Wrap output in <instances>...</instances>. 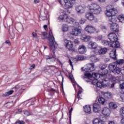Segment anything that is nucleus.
<instances>
[{"instance_id":"f257e3e1","label":"nucleus","mask_w":124,"mask_h":124,"mask_svg":"<svg viewBox=\"0 0 124 124\" xmlns=\"http://www.w3.org/2000/svg\"><path fill=\"white\" fill-rule=\"evenodd\" d=\"M108 74V70H105L104 74H94L93 76H94V85H95V82H96L95 85L97 88H103V87H107L109 85V80L111 82H115L116 81V78L112 76L111 75Z\"/></svg>"},{"instance_id":"f03ea898","label":"nucleus","mask_w":124,"mask_h":124,"mask_svg":"<svg viewBox=\"0 0 124 124\" xmlns=\"http://www.w3.org/2000/svg\"><path fill=\"white\" fill-rule=\"evenodd\" d=\"M49 42V48L50 51L52 52L48 55H46L45 59H46V62L49 60L51 62H55L56 60L61 63V61L59 59L56 58V54H55V50H56V46H55V44H54V41L55 40V37L53 36V32L50 30L49 31V37L48 38Z\"/></svg>"},{"instance_id":"7ed1b4c3","label":"nucleus","mask_w":124,"mask_h":124,"mask_svg":"<svg viewBox=\"0 0 124 124\" xmlns=\"http://www.w3.org/2000/svg\"><path fill=\"white\" fill-rule=\"evenodd\" d=\"M84 71H85L84 76H82L81 78L82 79L88 78V80H85L86 82L87 83L91 82V85H93V80L91 79V78L93 77V63L88 64ZM91 72H92V74H91Z\"/></svg>"},{"instance_id":"20e7f679","label":"nucleus","mask_w":124,"mask_h":124,"mask_svg":"<svg viewBox=\"0 0 124 124\" xmlns=\"http://www.w3.org/2000/svg\"><path fill=\"white\" fill-rule=\"evenodd\" d=\"M93 45L95 46L93 47L94 49V54L97 55L100 54V55H105L107 53V48L104 47L99 49V47L97 46L96 43H94Z\"/></svg>"},{"instance_id":"39448f33","label":"nucleus","mask_w":124,"mask_h":124,"mask_svg":"<svg viewBox=\"0 0 124 124\" xmlns=\"http://www.w3.org/2000/svg\"><path fill=\"white\" fill-rule=\"evenodd\" d=\"M64 45L66 48L68 49L69 51L75 52V48L73 46V42L65 39L64 41Z\"/></svg>"},{"instance_id":"423d86ee","label":"nucleus","mask_w":124,"mask_h":124,"mask_svg":"<svg viewBox=\"0 0 124 124\" xmlns=\"http://www.w3.org/2000/svg\"><path fill=\"white\" fill-rule=\"evenodd\" d=\"M81 30L78 28H75L72 29L71 31V34L72 35H75V36H80L82 35V33H81Z\"/></svg>"},{"instance_id":"0eeeda50","label":"nucleus","mask_w":124,"mask_h":124,"mask_svg":"<svg viewBox=\"0 0 124 124\" xmlns=\"http://www.w3.org/2000/svg\"><path fill=\"white\" fill-rule=\"evenodd\" d=\"M122 83L120 84V87L121 91L120 93L122 95H120V100L121 101H124V81H122Z\"/></svg>"},{"instance_id":"6e6552de","label":"nucleus","mask_w":124,"mask_h":124,"mask_svg":"<svg viewBox=\"0 0 124 124\" xmlns=\"http://www.w3.org/2000/svg\"><path fill=\"white\" fill-rule=\"evenodd\" d=\"M108 39L110 40L111 42H114V41H118V36L115 33H110L108 34Z\"/></svg>"},{"instance_id":"1a4fd4ad","label":"nucleus","mask_w":124,"mask_h":124,"mask_svg":"<svg viewBox=\"0 0 124 124\" xmlns=\"http://www.w3.org/2000/svg\"><path fill=\"white\" fill-rule=\"evenodd\" d=\"M86 49L87 48L84 45H79L78 48V53L81 54H85V53L87 52Z\"/></svg>"},{"instance_id":"9d476101","label":"nucleus","mask_w":124,"mask_h":124,"mask_svg":"<svg viewBox=\"0 0 124 124\" xmlns=\"http://www.w3.org/2000/svg\"><path fill=\"white\" fill-rule=\"evenodd\" d=\"M110 30L112 31H119V25L117 23H110Z\"/></svg>"},{"instance_id":"9b49d317","label":"nucleus","mask_w":124,"mask_h":124,"mask_svg":"<svg viewBox=\"0 0 124 124\" xmlns=\"http://www.w3.org/2000/svg\"><path fill=\"white\" fill-rule=\"evenodd\" d=\"M76 11L78 14H83V13H85V9H84V7L80 5L76 7Z\"/></svg>"},{"instance_id":"f8f14e48","label":"nucleus","mask_w":124,"mask_h":124,"mask_svg":"<svg viewBox=\"0 0 124 124\" xmlns=\"http://www.w3.org/2000/svg\"><path fill=\"white\" fill-rule=\"evenodd\" d=\"M65 7L66 8H71L73 6V3L69 0H63Z\"/></svg>"},{"instance_id":"ddd939ff","label":"nucleus","mask_w":124,"mask_h":124,"mask_svg":"<svg viewBox=\"0 0 124 124\" xmlns=\"http://www.w3.org/2000/svg\"><path fill=\"white\" fill-rule=\"evenodd\" d=\"M91 36L84 34L81 35L80 39H81L83 41V42H88L90 41V40H91Z\"/></svg>"},{"instance_id":"4468645a","label":"nucleus","mask_w":124,"mask_h":124,"mask_svg":"<svg viewBox=\"0 0 124 124\" xmlns=\"http://www.w3.org/2000/svg\"><path fill=\"white\" fill-rule=\"evenodd\" d=\"M109 47H112V48H119L120 47V43L117 41L110 42Z\"/></svg>"},{"instance_id":"2eb2a0df","label":"nucleus","mask_w":124,"mask_h":124,"mask_svg":"<svg viewBox=\"0 0 124 124\" xmlns=\"http://www.w3.org/2000/svg\"><path fill=\"white\" fill-rule=\"evenodd\" d=\"M85 17L87 18L88 20L90 21H93V13H87L85 14Z\"/></svg>"},{"instance_id":"dca6fc26","label":"nucleus","mask_w":124,"mask_h":124,"mask_svg":"<svg viewBox=\"0 0 124 124\" xmlns=\"http://www.w3.org/2000/svg\"><path fill=\"white\" fill-rule=\"evenodd\" d=\"M102 114L105 116H109L110 115V109L107 108H104L102 110Z\"/></svg>"},{"instance_id":"f3484780","label":"nucleus","mask_w":124,"mask_h":124,"mask_svg":"<svg viewBox=\"0 0 124 124\" xmlns=\"http://www.w3.org/2000/svg\"><path fill=\"white\" fill-rule=\"evenodd\" d=\"M108 20L109 22H110V24H115L117 22V20H118V18L117 16H109Z\"/></svg>"},{"instance_id":"a211bd4d","label":"nucleus","mask_w":124,"mask_h":124,"mask_svg":"<svg viewBox=\"0 0 124 124\" xmlns=\"http://www.w3.org/2000/svg\"><path fill=\"white\" fill-rule=\"evenodd\" d=\"M101 93L105 98H111L112 97V93L110 92H102Z\"/></svg>"},{"instance_id":"6ab92c4d","label":"nucleus","mask_w":124,"mask_h":124,"mask_svg":"<svg viewBox=\"0 0 124 124\" xmlns=\"http://www.w3.org/2000/svg\"><path fill=\"white\" fill-rule=\"evenodd\" d=\"M116 67H117L115 63H111L109 64L108 66L109 70H110V71H111V72H114V70H115Z\"/></svg>"},{"instance_id":"aec40b11","label":"nucleus","mask_w":124,"mask_h":124,"mask_svg":"<svg viewBox=\"0 0 124 124\" xmlns=\"http://www.w3.org/2000/svg\"><path fill=\"white\" fill-rule=\"evenodd\" d=\"M116 49H113V50L111 51L109 53V56L110 57V58L113 59V60H116V59H117V57L116 56Z\"/></svg>"},{"instance_id":"412c9836","label":"nucleus","mask_w":124,"mask_h":124,"mask_svg":"<svg viewBox=\"0 0 124 124\" xmlns=\"http://www.w3.org/2000/svg\"><path fill=\"white\" fill-rule=\"evenodd\" d=\"M100 110V106L97 104H94L93 106V111L95 113H98Z\"/></svg>"},{"instance_id":"4be33fe9","label":"nucleus","mask_w":124,"mask_h":124,"mask_svg":"<svg viewBox=\"0 0 124 124\" xmlns=\"http://www.w3.org/2000/svg\"><path fill=\"white\" fill-rule=\"evenodd\" d=\"M65 21L67 24H72L74 23V19L68 16H66Z\"/></svg>"},{"instance_id":"5701e85b","label":"nucleus","mask_w":124,"mask_h":124,"mask_svg":"<svg viewBox=\"0 0 124 124\" xmlns=\"http://www.w3.org/2000/svg\"><path fill=\"white\" fill-rule=\"evenodd\" d=\"M122 71V69L119 67H116L115 69L113 72V73H114L116 75H119L121 72Z\"/></svg>"},{"instance_id":"b1692460","label":"nucleus","mask_w":124,"mask_h":124,"mask_svg":"<svg viewBox=\"0 0 124 124\" xmlns=\"http://www.w3.org/2000/svg\"><path fill=\"white\" fill-rule=\"evenodd\" d=\"M85 31L89 32V33H93V27H86Z\"/></svg>"},{"instance_id":"393cba45","label":"nucleus","mask_w":124,"mask_h":124,"mask_svg":"<svg viewBox=\"0 0 124 124\" xmlns=\"http://www.w3.org/2000/svg\"><path fill=\"white\" fill-rule=\"evenodd\" d=\"M93 124H104V122L100 119L96 118L93 120Z\"/></svg>"},{"instance_id":"a878e982","label":"nucleus","mask_w":124,"mask_h":124,"mask_svg":"<svg viewBox=\"0 0 124 124\" xmlns=\"http://www.w3.org/2000/svg\"><path fill=\"white\" fill-rule=\"evenodd\" d=\"M84 110L85 113H90L91 111V107L90 106H85L84 107Z\"/></svg>"},{"instance_id":"bb28decb","label":"nucleus","mask_w":124,"mask_h":124,"mask_svg":"<svg viewBox=\"0 0 124 124\" xmlns=\"http://www.w3.org/2000/svg\"><path fill=\"white\" fill-rule=\"evenodd\" d=\"M109 10L110 11L112 16H115L116 14L118 13V11L115 8L109 9Z\"/></svg>"},{"instance_id":"cd10ccee","label":"nucleus","mask_w":124,"mask_h":124,"mask_svg":"<svg viewBox=\"0 0 124 124\" xmlns=\"http://www.w3.org/2000/svg\"><path fill=\"white\" fill-rule=\"evenodd\" d=\"M14 93V91L11 90L7 92H6L4 94L2 95V96H9V95L12 94Z\"/></svg>"},{"instance_id":"c85d7f7f","label":"nucleus","mask_w":124,"mask_h":124,"mask_svg":"<svg viewBox=\"0 0 124 124\" xmlns=\"http://www.w3.org/2000/svg\"><path fill=\"white\" fill-rule=\"evenodd\" d=\"M100 11H101V9L100 7L97 6V9L93 10L94 14H99L100 13Z\"/></svg>"},{"instance_id":"c756f323","label":"nucleus","mask_w":124,"mask_h":124,"mask_svg":"<svg viewBox=\"0 0 124 124\" xmlns=\"http://www.w3.org/2000/svg\"><path fill=\"white\" fill-rule=\"evenodd\" d=\"M106 67H107V65H105V64H102V67L101 68V74H102V73L103 74H104V72H105V70H107L106 69H105V68H106Z\"/></svg>"},{"instance_id":"7c9ffc66","label":"nucleus","mask_w":124,"mask_h":124,"mask_svg":"<svg viewBox=\"0 0 124 124\" xmlns=\"http://www.w3.org/2000/svg\"><path fill=\"white\" fill-rule=\"evenodd\" d=\"M103 45L104 46H110V42L107 41V40H103L102 42Z\"/></svg>"},{"instance_id":"2f4dec72","label":"nucleus","mask_w":124,"mask_h":124,"mask_svg":"<svg viewBox=\"0 0 124 124\" xmlns=\"http://www.w3.org/2000/svg\"><path fill=\"white\" fill-rule=\"evenodd\" d=\"M109 108L111 109H116L117 108V105L114 104V103H110L109 104Z\"/></svg>"},{"instance_id":"473e14b6","label":"nucleus","mask_w":124,"mask_h":124,"mask_svg":"<svg viewBox=\"0 0 124 124\" xmlns=\"http://www.w3.org/2000/svg\"><path fill=\"white\" fill-rule=\"evenodd\" d=\"M62 31L63 32L67 31H68V26L66 24H63L62 27Z\"/></svg>"},{"instance_id":"72a5a7b5","label":"nucleus","mask_w":124,"mask_h":124,"mask_svg":"<svg viewBox=\"0 0 124 124\" xmlns=\"http://www.w3.org/2000/svg\"><path fill=\"white\" fill-rule=\"evenodd\" d=\"M118 20L121 23H124V16L120 15L118 17Z\"/></svg>"},{"instance_id":"f704fd0d","label":"nucleus","mask_w":124,"mask_h":124,"mask_svg":"<svg viewBox=\"0 0 124 124\" xmlns=\"http://www.w3.org/2000/svg\"><path fill=\"white\" fill-rule=\"evenodd\" d=\"M106 15L107 17H108V18H109V17H112V13H111V11H110V9L107 10Z\"/></svg>"},{"instance_id":"c9c22d12","label":"nucleus","mask_w":124,"mask_h":124,"mask_svg":"<svg viewBox=\"0 0 124 124\" xmlns=\"http://www.w3.org/2000/svg\"><path fill=\"white\" fill-rule=\"evenodd\" d=\"M88 47L89 49H93V42L90 41L88 44Z\"/></svg>"},{"instance_id":"e433bc0d","label":"nucleus","mask_w":124,"mask_h":124,"mask_svg":"<svg viewBox=\"0 0 124 124\" xmlns=\"http://www.w3.org/2000/svg\"><path fill=\"white\" fill-rule=\"evenodd\" d=\"M88 8H89L91 12L93 13V4H91L88 6Z\"/></svg>"},{"instance_id":"4c0bfd02","label":"nucleus","mask_w":124,"mask_h":124,"mask_svg":"<svg viewBox=\"0 0 124 124\" xmlns=\"http://www.w3.org/2000/svg\"><path fill=\"white\" fill-rule=\"evenodd\" d=\"M98 102L101 104H104L105 102V99L103 97H100L98 99Z\"/></svg>"},{"instance_id":"58836bf2","label":"nucleus","mask_w":124,"mask_h":124,"mask_svg":"<svg viewBox=\"0 0 124 124\" xmlns=\"http://www.w3.org/2000/svg\"><path fill=\"white\" fill-rule=\"evenodd\" d=\"M77 61H83L84 57L83 56L78 55L76 57Z\"/></svg>"},{"instance_id":"ea45409f","label":"nucleus","mask_w":124,"mask_h":124,"mask_svg":"<svg viewBox=\"0 0 124 124\" xmlns=\"http://www.w3.org/2000/svg\"><path fill=\"white\" fill-rule=\"evenodd\" d=\"M23 113L24 115H25V116H31V113H30L29 111L27 110H23Z\"/></svg>"},{"instance_id":"a19ab883","label":"nucleus","mask_w":124,"mask_h":124,"mask_svg":"<svg viewBox=\"0 0 124 124\" xmlns=\"http://www.w3.org/2000/svg\"><path fill=\"white\" fill-rule=\"evenodd\" d=\"M72 111H73V108H71V109L69 111L68 117H69L70 120H71V113L72 112Z\"/></svg>"},{"instance_id":"79ce46f5","label":"nucleus","mask_w":124,"mask_h":124,"mask_svg":"<svg viewBox=\"0 0 124 124\" xmlns=\"http://www.w3.org/2000/svg\"><path fill=\"white\" fill-rule=\"evenodd\" d=\"M124 62V60L123 59H121L117 61V63H118V64H120V65L123 64Z\"/></svg>"},{"instance_id":"37998d69","label":"nucleus","mask_w":124,"mask_h":124,"mask_svg":"<svg viewBox=\"0 0 124 124\" xmlns=\"http://www.w3.org/2000/svg\"><path fill=\"white\" fill-rule=\"evenodd\" d=\"M16 124H25V122L23 121H20L19 120H18L16 122Z\"/></svg>"},{"instance_id":"c03bdc74","label":"nucleus","mask_w":124,"mask_h":124,"mask_svg":"<svg viewBox=\"0 0 124 124\" xmlns=\"http://www.w3.org/2000/svg\"><path fill=\"white\" fill-rule=\"evenodd\" d=\"M40 19H42L43 21H44V20L47 19V15H45V16H42L40 17Z\"/></svg>"},{"instance_id":"a18cd8bd","label":"nucleus","mask_w":124,"mask_h":124,"mask_svg":"<svg viewBox=\"0 0 124 124\" xmlns=\"http://www.w3.org/2000/svg\"><path fill=\"white\" fill-rule=\"evenodd\" d=\"M86 19L81 18L79 20V24H85V23L86 22Z\"/></svg>"},{"instance_id":"49530a36","label":"nucleus","mask_w":124,"mask_h":124,"mask_svg":"<svg viewBox=\"0 0 124 124\" xmlns=\"http://www.w3.org/2000/svg\"><path fill=\"white\" fill-rule=\"evenodd\" d=\"M6 105H7L8 108H11V107H12V103L7 102Z\"/></svg>"},{"instance_id":"de8ad7c7","label":"nucleus","mask_w":124,"mask_h":124,"mask_svg":"<svg viewBox=\"0 0 124 124\" xmlns=\"http://www.w3.org/2000/svg\"><path fill=\"white\" fill-rule=\"evenodd\" d=\"M99 59L98 58L94 56L93 57V62H99Z\"/></svg>"},{"instance_id":"09e8293b","label":"nucleus","mask_w":124,"mask_h":124,"mask_svg":"<svg viewBox=\"0 0 124 124\" xmlns=\"http://www.w3.org/2000/svg\"><path fill=\"white\" fill-rule=\"evenodd\" d=\"M64 19V16L63 15H61L58 17V20H61L62 21Z\"/></svg>"},{"instance_id":"8fccbe9b","label":"nucleus","mask_w":124,"mask_h":124,"mask_svg":"<svg viewBox=\"0 0 124 124\" xmlns=\"http://www.w3.org/2000/svg\"><path fill=\"white\" fill-rule=\"evenodd\" d=\"M95 39L97 41H98V40H101V39H102V35H99L97 37H96Z\"/></svg>"},{"instance_id":"3c124183","label":"nucleus","mask_w":124,"mask_h":124,"mask_svg":"<svg viewBox=\"0 0 124 124\" xmlns=\"http://www.w3.org/2000/svg\"><path fill=\"white\" fill-rule=\"evenodd\" d=\"M120 113L122 115H124V108H121Z\"/></svg>"},{"instance_id":"603ef678","label":"nucleus","mask_w":124,"mask_h":124,"mask_svg":"<svg viewBox=\"0 0 124 124\" xmlns=\"http://www.w3.org/2000/svg\"><path fill=\"white\" fill-rule=\"evenodd\" d=\"M74 42L75 44H79L80 43V42L78 39H75Z\"/></svg>"},{"instance_id":"864d4df0","label":"nucleus","mask_w":124,"mask_h":124,"mask_svg":"<svg viewBox=\"0 0 124 124\" xmlns=\"http://www.w3.org/2000/svg\"><path fill=\"white\" fill-rule=\"evenodd\" d=\"M97 6H99L98 5L96 4H93V10H95V9H97Z\"/></svg>"},{"instance_id":"5fc2aeb1","label":"nucleus","mask_w":124,"mask_h":124,"mask_svg":"<svg viewBox=\"0 0 124 124\" xmlns=\"http://www.w3.org/2000/svg\"><path fill=\"white\" fill-rule=\"evenodd\" d=\"M41 35H43L44 36H45L46 35H47V32H41Z\"/></svg>"},{"instance_id":"6e6d98bb","label":"nucleus","mask_w":124,"mask_h":124,"mask_svg":"<svg viewBox=\"0 0 124 124\" xmlns=\"http://www.w3.org/2000/svg\"><path fill=\"white\" fill-rule=\"evenodd\" d=\"M33 68H35V64H33L30 66V69H33Z\"/></svg>"},{"instance_id":"4d7b16f0","label":"nucleus","mask_w":124,"mask_h":124,"mask_svg":"<svg viewBox=\"0 0 124 124\" xmlns=\"http://www.w3.org/2000/svg\"><path fill=\"white\" fill-rule=\"evenodd\" d=\"M69 78H70V80H71L72 81V80H73L72 78H73V75H72L71 73H69Z\"/></svg>"},{"instance_id":"13d9d810","label":"nucleus","mask_w":124,"mask_h":124,"mask_svg":"<svg viewBox=\"0 0 124 124\" xmlns=\"http://www.w3.org/2000/svg\"><path fill=\"white\" fill-rule=\"evenodd\" d=\"M32 35L33 37H36V36H37V34H36V33H35L34 32H33L32 33Z\"/></svg>"},{"instance_id":"bf43d9fd","label":"nucleus","mask_w":124,"mask_h":124,"mask_svg":"<svg viewBox=\"0 0 124 124\" xmlns=\"http://www.w3.org/2000/svg\"><path fill=\"white\" fill-rule=\"evenodd\" d=\"M15 89H16V90H19V89H20V86H19V85H16L15 87Z\"/></svg>"},{"instance_id":"052dcab7","label":"nucleus","mask_w":124,"mask_h":124,"mask_svg":"<svg viewBox=\"0 0 124 124\" xmlns=\"http://www.w3.org/2000/svg\"><path fill=\"white\" fill-rule=\"evenodd\" d=\"M5 43H6V44H8V45H10V41L6 40L5 41Z\"/></svg>"},{"instance_id":"680f3d73","label":"nucleus","mask_w":124,"mask_h":124,"mask_svg":"<svg viewBox=\"0 0 124 124\" xmlns=\"http://www.w3.org/2000/svg\"><path fill=\"white\" fill-rule=\"evenodd\" d=\"M121 123L122 124H124V117H123L121 121Z\"/></svg>"},{"instance_id":"e2e57ef3","label":"nucleus","mask_w":124,"mask_h":124,"mask_svg":"<svg viewBox=\"0 0 124 124\" xmlns=\"http://www.w3.org/2000/svg\"><path fill=\"white\" fill-rule=\"evenodd\" d=\"M114 86H115V83H112L111 85L110 86V88H114Z\"/></svg>"},{"instance_id":"0e129e2a","label":"nucleus","mask_w":124,"mask_h":124,"mask_svg":"<svg viewBox=\"0 0 124 124\" xmlns=\"http://www.w3.org/2000/svg\"><path fill=\"white\" fill-rule=\"evenodd\" d=\"M77 98H78V100H79V99H81V98L80 97V95H79V94H78L77 96Z\"/></svg>"},{"instance_id":"69168bd1","label":"nucleus","mask_w":124,"mask_h":124,"mask_svg":"<svg viewBox=\"0 0 124 124\" xmlns=\"http://www.w3.org/2000/svg\"><path fill=\"white\" fill-rule=\"evenodd\" d=\"M108 124H115V123L113 121H109Z\"/></svg>"},{"instance_id":"338daca9","label":"nucleus","mask_w":124,"mask_h":124,"mask_svg":"<svg viewBox=\"0 0 124 124\" xmlns=\"http://www.w3.org/2000/svg\"><path fill=\"white\" fill-rule=\"evenodd\" d=\"M39 2V0H34L35 3H38Z\"/></svg>"},{"instance_id":"774afa93","label":"nucleus","mask_w":124,"mask_h":124,"mask_svg":"<svg viewBox=\"0 0 124 124\" xmlns=\"http://www.w3.org/2000/svg\"><path fill=\"white\" fill-rule=\"evenodd\" d=\"M99 31V30L96 31V29H94V32H98Z\"/></svg>"}]
</instances>
